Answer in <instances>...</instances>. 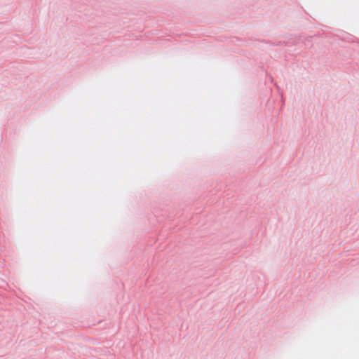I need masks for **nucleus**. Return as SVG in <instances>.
<instances>
[{"label":"nucleus","instance_id":"2","mask_svg":"<svg viewBox=\"0 0 359 359\" xmlns=\"http://www.w3.org/2000/svg\"><path fill=\"white\" fill-rule=\"evenodd\" d=\"M234 289H236V290H237L236 291H237V292H238V285H235V286H234V287H233L232 288H230V287H229V288L228 289L229 292V293H231V294H232V293H233V290H234Z\"/></svg>","mask_w":359,"mask_h":359},{"label":"nucleus","instance_id":"4","mask_svg":"<svg viewBox=\"0 0 359 359\" xmlns=\"http://www.w3.org/2000/svg\"><path fill=\"white\" fill-rule=\"evenodd\" d=\"M358 43H359V41H358Z\"/></svg>","mask_w":359,"mask_h":359},{"label":"nucleus","instance_id":"1","mask_svg":"<svg viewBox=\"0 0 359 359\" xmlns=\"http://www.w3.org/2000/svg\"><path fill=\"white\" fill-rule=\"evenodd\" d=\"M258 293L257 292V288H252V294L246 298V300L248 301V302H250L252 300V299L256 296V294Z\"/></svg>","mask_w":359,"mask_h":359},{"label":"nucleus","instance_id":"3","mask_svg":"<svg viewBox=\"0 0 359 359\" xmlns=\"http://www.w3.org/2000/svg\"><path fill=\"white\" fill-rule=\"evenodd\" d=\"M284 43V42H283V41H278L277 43H274V44H275L276 46H280V45H281V44H282V43Z\"/></svg>","mask_w":359,"mask_h":359}]
</instances>
